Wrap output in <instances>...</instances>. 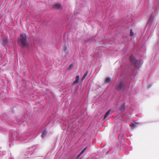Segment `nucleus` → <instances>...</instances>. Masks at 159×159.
<instances>
[{
	"mask_svg": "<svg viewBox=\"0 0 159 159\" xmlns=\"http://www.w3.org/2000/svg\"><path fill=\"white\" fill-rule=\"evenodd\" d=\"M79 75L77 76L75 78V80L73 82L72 85L77 84L79 82Z\"/></svg>",
	"mask_w": 159,
	"mask_h": 159,
	"instance_id": "obj_11",
	"label": "nucleus"
},
{
	"mask_svg": "<svg viewBox=\"0 0 159 159\" xmlns=\"http://www.w3.org/2000/svg\"><path fill=\"white\" fill-rule=\"evenodd\" d=\"M110 81L111 79L109 78L108 77L105 79V83L108 84L110 82Z\"/></svg>",
	"mask_w": 159,
	"mask_h": 159,
	"instance_id": "obj_16",
	"label": "nucleus"
},
{
	"mask_svg": "<svg viewBox=\"0 0 159 159\" xmlns=\"http://www.w3.org/2000/svg\"><path fill=\"white\" fill-rule=\"evenodd\" d=\"M154 20V18L152 16H150L149 20L148 21V22L149 23H151Z\"/></svg>",
	"mask_w": 159,
	"mask_h": 159,
	"instance_id": "obj_13",
	"label": "nucleus"
},
{
	"mask_svg": "<svg viewBox=\"0 0 159 159\" xmlns=\"http://www.w3.org/2000/svg\"><path fill=\"white\" fill-rule=\"evenodd\" d=\"M87 149V147L85 148L80 153L79 155L78 156V157H79Z\"/></svg>",
	"mask_w": 159,
	"mask_h": 159,
	"instance_id": "obj_15",
	"label": "nucleus"
},
{
	"mask_svg": "<svg viewBox=\"0 0 159 159\" xmlns=\"http://www.w3.org/2000/svg\"><path fill=\"white\" fill-rule=\"evenodd\" d=\"M72 66L71 65H70V68Z\"/></svg>",
	"mask_w": 159,
	"mask_h": 159,
	"instance_id": "obj_25",
	"label": "nucleus"
},
{
	"mask_svg": "<svg viewBox=\"0 0 159 159\" xmlns=\"http://www.w3.org/2000/svg\"><path fill=\"white\" fill-rule=\"evenodd\" d=\"M53 7L57 10H61L62 9L61 4L59 3L54 4L53 6Z\"/></svg>",
	"mask_w": 159,
	"mask_h": 159,
	"instance_id": "obj_8",
	"label": "nucleus"
},
{
	"mask_svg": "<svg viewBox=\"0 0 159 159\" xmlns=\"http://www.w3.org/2000/svg\"><path fill=\"white\" fill-rule=\"evenodd\" d=\"M9 43L8 37L7 36L2 38V44L4 47L7 46Z\"/></svg>",
	"mask_w": 159,
	"mask_h": 159,
	"instance_id": "obj_7",
	"label": "nucleus"
},
{
	"mask_svg": "<svg viewBox=\"0 0 159 159\" xmlns=\"http://www.w3.org/2000/svg\"><path fill=\"white\" fill-rule=\"evenodd\" d=\"M129 59L131 62L133 64H135L136 63L137 61L136 60V58L132 56H130Z\"/></svg>",
	"mask_w": 159,
	"mask_h": 159,
	"instance_id": "obj_9",
	"label": "nucleus"
},
{
	"mask_svg": "<svg viewBox=\"0 0 159 159\" xmlns=\"http://www.w3.org/2000/svg\"><path fill=\"white\" fill-rule=\"evenodd\" d=\"M50 123L48 122V123L42 129L41 136L42 139H43L46 136L48 133V126L49 125Z\"/></svg>",
	"mask_w": 159,
	"mask_h": 159,
	"instance_id": "obj_5",
	"label": "nucleus"
},
{
	"mask_svg": "<svg viewBox=\"0 0 159 159\" xmlns=\"http://www.w3.org/2000/svg\"><path fill=\"white\" fill-rule=\"evenodd\" d=\"M70 145V143H69L68 144V145L69 146Z\"/></svg>",
	"mask_w": 159,
	"mask_h": 159,
	"instance_id": "obj_28",
	"label": "nucleus"
},
{
	"mask_svg": "<svg viewBox=\"0 0 159 159\" xmlns=\"http://www.w3.org/2000/svg\"><path fill=\"white\" fill-rule=\"evenodd\" d=\"M62 51L66 55L68 53V51L67 47L66 44H65L64 45Z\"/></svg>",
	"mask_w": 159,
	"mask_h": 159,
	"instance_id": "obj_10",
	"label": "nucleus"
},
{
	"mask_svg": "<svg viewBox=\"0 0 159 159\" xmlns=\"http://www.w3.org/2000/svg\"><path fill=\"white\" fill-rule=\"evenodd\" d=\"M28 134H26L22 136H21L15 130H12V131H10L9 133V135L11 136V141L20 140L23 143L27 142L28 141L27 140H28L30 139L29 137L26 136L28 135Z\"/></svg>",
	"mask_w": 159,
	"mask_h": 159,
	"instance_id": "obj_2",
	"label": "nucleus"
},
{
	"mask_svg": "<svg viewBox=\"0 0 159 159\" xmlns=\"http://www.w3.org/2000/svg\"><path fill=\"white\" fill-rule=\"evenodd\" d=\"M134 35V33H133L132 30L131 29L130 30V36H132Z\"/></svg>",
	"mask_w": 159,
	"mask_h": 159,
	"instance_id": "obj_20",
	"label": "nucleus"
},
{
	"mask_svg": "<svg viewBox=\"0 0 159 159\" xmlns=\"http://www.w3.org/2000/svg\"><path fill=\"white\" fill-rule=\"evenodd\" d=\"M88 73V71L87 70L85 73L84 74L82 78L81 79V80L82 81H83L84 80V79L86 78Z\"/></svg>",
	"mask_w": 159,
	"mask_h": 159,
	"instance_id": "obj_14",
	"label": "nucleus"
},
{
	"mask_svg": "<svg viewBox=\"0 0 159 159\" xmlns=\"http://www.w3.org/2000/svg\"><path fill=\"white\" fill-rule=\"evenodd\" d=\"M28 150H30V148H29V149H28Z\"/></svg>",
	"mask_w": 159,
	"mask_h": 159,
	"instance_id": "obj_27",
	"label": "nucleus"
},
{
	"mask_svg": "<svg viewBox=\"0 0 159 159\" xmlns=\"http://www.w3.org/2000/svg\"><path fill=\"white\" fill-rule=\"evenodd\" d=\"M66 36V34L64 33V40L65 39V37Z\"/></svg>",
	"mask_w": 159,
	"mask_h": 159,
	"instance_id": "obj_21",
	"label": "nucleus"
},
{
	"mask_svg": "<svg viewBox=\"0 0 159 159\" xmlns=\"http://www.w3.org/2000/svg\"><path fill=\"white\" fill-rule=\"evenodd\" d=\"M11 110V111L9 114V115L10 116V118L7 117V116L6 113H4L1 116L0 119L2 120H5L10 124H11V123H17L21 121L23 122L24 125L26 124L29 116V113L26 110H24V113L23 116L21 115L18 116H16L15 119H14L15 115L13 110V109Z\"/></svg>",
	"mask_w": 159,
	"mask_h": 159,
	"instance_id": "obj_1",
	"label": "nucleus"
},
{
	"mask_svg": "<svg viewBox=\"0 0 159 159\" xmlns=\"http://www.w3.org/2000/svg\"><path fill=\"white\" fill-rule=\"evenodd\" d=\"M120 110L122 111H124L125 110V104H123L120 107Z\"/></svg>",
	"mask_w": 159,
	"mask_h": 159,
	"instance_id": "obj_18",
	"label": "nucleus"
},
{
	"mask_svg": "<svg viewBox=\"0 0 159 159\" xmlns=\"http://www.w3.org/2000/svg\"><path fill=\"white\" fill-rule=\"evenodd\" d=\"M110 110H109L108 111H107L105 114L104 117V119H105L106 118V117L108 116L110 112Z\"/></svg>",
	"mask_w": 159,
	"mask_h": 159,
	"instance_id": "obj_17",
	"label": "nucleus"
},
{
	"mask_svg": "<svg viewBox=\"0 0 159 159\" xmlns=\"http://www.w3.org/2000/svg\"><path fill=\"white\" fill-rule=\"evenodd\" d=\"M19 43L23 48L29 47V44L27 39V36L25 34L21 33L20 35Z\"/></svg>",
	"mask_w": 159,
	"mask_h": 159,
	"instance_id": "obj_3",
	"label": "nucleus"
},
{
	"mask_svg": "<svg viewBox=\"0 0 159 159\" xmlns=\"http://www.w3.org/2000/svg\"><path fill=\"white\" fill-rule=\"evenodd\" d=\"M123 86V84L121 81H120L119 82L117 88V89L118 90H120Z\"/></svg>",
	"mask_w": 159,
	"mask_h": 159,
	"instance_id": "obj_12",
	"label": "nucleus"
},
{
	"mask_svg": "<svg viewBox=\"0 0 159 159\" xmlns=\"http://www.w3.org/2000/svg\"><path fill=\"white\" fill-rule=\"evenodd\" d=\"M68 112H69L70 111V108H69L68 109Z\"/></svg>",
	"mask_w": 159,
	"mask_h": 159,
	"instance_id": "obj_24",
	"label": "nucleus"
},
{
	"mask_svg": "<svg viewBox=\"0 0 159 159\" xmlns=\"http://www.w3.org/2000/svg\"><path fill=\"white\" fill-rule=\"evenodd\" d=\"M70 70V66L68 67V68L67 69V71H68Z\"/></svg>",
	"mask_w": 159,
	"mask_h": 159,
	"instance_id": "obj_22",
	"label": "nucleus"
},
{
	"mask_svg": "<svg viewBox=\"0 0 159 159\" xmlns=\"http://www.w3.org/2000/svg\"><path fill=\"white\" fill-rule=\"evenodd\" d=\"M61 126L62 129L69 130V128L70 127V122L69 121L67 120L63 121Z\"/></svg>",
	"mask_w": 159,
	"mask_h": 159,
	"instance_id": "obj_6",
	"label": "nucleus"
},
{
	"mask_svg": "<svg viewBox=\"0 0 159 159\" xmlns=\"http://www.w3.org/2000/svg\"><path fill=\"white\" fill-rule=\"evenodd\" d=\"M131 127L132 129H134L136 127V126L134 123H132L131 125Z\"/></svg>",
	"mask_w": 159,
	"mask_h": 159,
	"instance_id": "obj_19",
	"label": "nucleus"
},
{
	"mask_svg": "<svg viewBox=\"0 0 159 159\" xmlns=\"http://www.w3.org/2000/svg\"><path fill=\"white\" fill-rule=\"evenodd\" d=\"M27 154H29V153H27L26 152V153H25V156H27ZM29 156V155H27V156Z\"/></svg>",
	"mask_w": 159,
	"mask_h": 159,
	"instance_id": "obj_23",
	"label": "nucleus"
},
{
	"mask_svg": "<svg viewBox=\"0 0 159 159\" xmlns=\"http://www.w3.org/2000/svg\"><path fill=\"white\" fill-rule=\"evenodd\" d=\"M45 98L48 104L52 105L54 104L55 98L54 94L53 92H50L49 94H47Z\"/></svg>",
	"mask_w": 159,
	"mask_h": 159,
	"instance_id": "obj_4",
	"label": "nucleus"
},
{
	"mask_svg": "<svg viewBox=\"0 0 159 159\" xmlns=\"http://www.w3.org/2000/svg\"><path fill=\"white\" fill-rule=\"evenodd\" d=\"M30 153V155H31V154H32V153Z\"/></svg>",
	"mask_w": 159,
	"mask_h": 159,
	"instance_id": "obj_26",
	"label": "nucleus"
}]
</instances>
